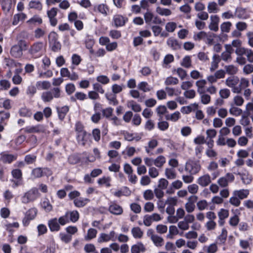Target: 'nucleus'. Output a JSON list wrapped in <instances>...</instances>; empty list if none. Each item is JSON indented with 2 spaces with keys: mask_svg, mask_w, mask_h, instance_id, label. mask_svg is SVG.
<instances>
[{
  "mask_svg": "<svg viewBox=\"0 0 253 253\" xmlns=\"http://www.w3.org/2000/svg\"><path fill=\"white\" fill-rule=\"evenodd\" d=\"M226 85L231 89L233 93L239 94L241 88L239 86V78L237 76H230L227 78L225 83Z\"/></svg>",
  "mask_w": 253,
  "mask_h": 253,
  "instance_id": "1",
  "label": "nucleus"
},
{
  "mask_svg": "<svg viewBox=\"0 0 253 253\" xmlns=\"http://www.w3.org/2000/svg\"><path fill=\"white\" fill-rule=\"evenodd\" d=\"M40 196L39 190L36 188H33L26 192L22 198V202L27 204L30 202L34 201Z\"/></svg>",
  "mask_w": 253,
  "mask_h": 253,
  "instance_id": "2",
  "label": "nucleus"
},
{
  "mask_svg": "<svg viewBox=\"0 0 253 253\" xmlns=\"http://www.w3.org/2000/svg\"><path fill=\"white\" fill-rule=\"evenodd\" d=\"M185 169L192 174L198 173L201 169V165L199 161L188 160L186 163Z\"/></svg>",
  "mask_w": 253,
  "mask_h": 253,
  "instance_id": "3",
  "label": "nucleus"
},
{
  "mask_svg": "<svg viewBox=\"0 0 253 253\" xmlns=\"http://www.w3.org/2000/svg\"><path fill=\"white\" fill-rule=\"evenodd\" d=\"M235 179L234 175L231 173H227L224 176L220 177L217 183L221 188H226L229 183L233 182Z\"/></svg>",
  "mask_w": 253,
  "mask_h": 253,
  "instance_id": "4",
  "label": "nucleus"
},
{
  "mask_svg": "<svg viewBox=\"0 0 253 253\" xmlns=\"http://www.w3.org/2000/svg\"><path fill=\"white\" fill-rule=\"evenodd\" d=\"M38 211L35 208H33L29 209L26 213L25 217L23 219L22 223L24 226H27L29 225L30 220H33L35 218L37 214Z\"/></svg>",
  "mask_w": 253,
  "mask_h": 253,
  "instance_id": "5",
  "label": "nucleus"
},
{
  "mask_svg": "<svg viewBox=\"0 0 253 253\" xmlns=\"http://www.w3.org/2000/svg\"><path fill=\"white\" fill-rule=\"evenodd\" d=\"M198 197L196 196L193 195L189 197L188 201L185 204V209L188 213H191L195 210V202L197 201Z\"/></svg>",
  "mask_w": 253,
  "mask_h": 253,
  "instance_id": "6",
  "label": "nucleus"
},
{
  "mask_svg": "<svg viewBox=\"0 0 253 253\" xmlns=\"http://www.w3.org/2000/svg\"><path fill=\"white\" fill-rule=\"evenodd\" d=\"M225 76V71L223 70H219L216 71L213 75L208 76L207 79L209 83L212 84L216 83L217 80L224 78Z\"/></svg>",
  "mask_w": 253,
  "mask_h": 253,
  "instance_id": "7",
  "label": "nucleus"
},
{
  "mask_svg": "<svg viewBox=\"0 0 253 253\" xmlns=\"http://www.w3.org/2000/svg\"><path fill=\"white\" fill-rule=\"evenodd\" d=\"M162 219L160 215L157 213H154L151 215H146L144 216L143 223L146 226H150L152 222L159 221Z\"/></svg>",
  "mask_w": 253,
  "mask_h": 253,
  "instance_id": "8",
  "label": "nucleus"
},
{
  "mask_svg": "<svg viewBox=\"0 0 253 253\" xmlns=\"http://www.w3.org/2000/svg\"><path fill=\"white\" fill-rule=\"evenodd\" d=\"M148 234L156 247H161L163 245L164 240L162 237L154 234L152 231H149Z\"/></svg>",
  "mask_w": 253,
  "mask_h": 253,
  "instance_id": "9",
  "label": "nucleus"
},
{
  "mask_svg": "<svg viewBox=\"0 0 253 253\" xmlns=\"http://www.w3.org/2000/svg\"><path fill=\"white\" fill-rule=\"evenodd\" d=\"M211 22L209 25V28L214 32L218 30V23L219 22V18L216 15H212L210 16Z\"/></svg>",
  "mask_w": 253,
  "mask_h": 253,
  "instance_id": "10",
  "label": "nucleus"
},
{
  "mask_svg": "<svg viewBox=\"0 0 253 253\" xmlns=\"http://www.w3.org/2000/svg\"><path fill=\"white\" fill-rule=\"evenodd\" d=\"M115 232L112 231L109 234L101 233L98 238V242L102 243L108 242L110 240L115 241Z\"/></svg>",
  "mask_w": 253,
  "mask_h": 253,
  "instance_id": "11",
  "label": "nucleus"
},
{
  "mask_svg": "<svg viewBox=\"0 0 253 253\" xmlns=\"http://www.w3.org/2000/svg\"><path fill=\"white\" fill-rule=\"evenodd\" d=\"M211 182V177L208 174L200 176L197 180V183L202 187L207 186Z\"/></svg>",
  "mask_w": 253,
  "mask_h": 253,
  "instance_id": "12",
  "label": "nucleus"
},
{
  "mask_svg": "<svg viewBox=\"0 0 253 253\" xmlns=\"http://www.w3.org/2000/svg\"><path fill=\"white\" fill-rule=\"evenodd\" d=\"M108 210L112 214L115 215H121L123 212L122 207L114 203L110 205Z\"/></svg>",
  "mask_w": 253,
  "mask_h": 253,
  "instance_id": "13",
  "label": "nucleus"
},
{
  "mask_svg": "<svg viewBox=\"0 0 253 253\" xmlns=\"http://www.w3.org/2000/svg\"><path fill=\"white\" fill-rule=\"evenodd\" d=\"M26 17V14L23 12L15 14L13 18L12 25L14 26L18 25L21 21H24Z\"/></svg>",
  "mask_w": 253,
  "mask_h": 253,
  "instance_id": "14",
  "label": "nucleus"
},
{
  "mask_svg": "<svg viewBox=\"0 0 253 253\" xmlns=\"http://www.w3.org/2000/svg\"><path fill=\"white\" fill-rule=\"evenodd\" d=\"M233 195L236 196L240 200L246 198L249 195V190L248 189H240L235 190Z\"/></svg>",
  "mask_w": 253,
  "mask_h": 253,
  "instance_id": "15",
  "label": "nucleus"
},
{
  "mask_svg": "<svg viewBox=\"0 0 253 253\" xmlns=\"http://www.w3.org/2000/svg\"><path fill=\"white\" fill-rule=\"evenodd\" d=\"M115 25L116 27L124 26L127 20L126 18H124L120 15H116L113 18Z\"/></svg>",
  "mask_w": 253,
  "mask_h": 253,
  "instance_id": "16",
  "label": "nucleus"
},
{
  "mask_svg": "<svg viewBox=\"0 0 253 253\" xmlns=\"http://www.w3.org/2000/svg\"><path fill=\"white\" fill-rule=\"evenodd\" d=\"M22 51L19 46L14 45L11 48L10 54L12 56L18 58L22 55Z\"/></svg>",
  "mask_w": 253,
  "mask_h": 253,
  "instance_id": "17",
  "label": "nucleus"
},
{
  "mask_svg": "<svg viewBox=\"0 0 253 253\" xmlns=\"http://www.w3.org/2000/svg\"><path fill=\"white\" fill-rule=\"evenodd\" d=\"M220 61V58L218 55L214 54L212 56V61L211 63L210 70L215 71L218 67V64Z\"/></svg>",
  "mask_w": 253,
  "mask_h": 253,
  "instance_id": "18",
  "label": "nucleus"
},
{
  "mask_svg": "<svg viewBox=\"0 0 253 253\" xmlns=\"http://www.w3.org/2000/svg\"><path fill=\"white\" fill-rule=\"evenodd\" d=\"M207 84V81L204 80H200L196 82V85L197 87V91L200 94L205 92L204 87Z\"/></svg>",
  "mask_w": 253,
  "mask_h": 253,
  "instance_id": "19",
  "label": "nucleus"
},
{
  "mask_svg": "<svg viewBox=\"0 0 253 253\" xmlns=\"http://www.w3.org/2000/svg\"><path fill=\"white\" fill-rule=\"evenodd\" d=\"M16 159V156L12 154H1L0 160L4 163H10Z\"/></svg>",
  "mask_w": 253,
  "mask_h": 253,
  "instance_id": "20",
  "label": "nucleus"
},
{
  "mask_svg": "<svg viewBox=\"0 0 253 253\" xmlns=\"http://www.w3.org/2000/svg\"><path fill=\"white\" fill-rule=\"evenodd\" d=\"M207 9L208 12L211 13H217L219 9L218 7V4L215 1L209 2L208 4Z\"/></svg>",
  "mask_w": 253,
  "mask_h": 253,
  "instance_id": "21",
  "label": "nucleus"
},
{
  "mask_svg": "<svg viewBox=\"0 0 253 253\" xmlns=\"http://www.w3.org/2000/svg\"><path fill=\"white\" fill-rule=\"evenodd\" d=\"M203 250L207 253H215L218 250L216 244L213 243L209 246H205Z\"/></svg>",
  "mask_w": 253,
  "mask_h": 253,
  "instance_id": "22",
  "label": "nucleus"
},
{
  "mask_svg": "<svg viewBox=\"0 0 253 253\" xmlns=\"http://www.w3.org/2000/svg\"><path fill=\"white\" fill-rule=\"evenodd\" d=\"M180 65L186 68H190L192 67V60L190 56H185L181 60Z\"/></svg>",
  "mask_w": 253,
  "mask_h": 253,
  "instance_id": "23",
  "label": "nucleus"
},
{
  "mask_svg": "<svg viewBox=\"0 0 253 253\" xmlns=\"http://www.w3.org/2000/svg\"><path fill=\"white\" fill-rule=\"evenodd\" d=\"M43 48V44L42 42H38L34 43L31 48L30 52L32 54H34L38 53Z\"/></svg>",
  "mask_w": 253,
  "mask_h": 253,
  "instance_id": "24",
  "label": "nucleus"
},
{
  "mask_svg": "<svg viewBox=\"0 0 253 253\" xmlns=\"http://www.w3.org/2000/svg\"><path fill=\"white\" fill-rule=\"evenodd\" d=\"M145 250L144 245L141 243L133 245L131 248V253H140V252H144Z\"/></svg>",
  "mask_w": 253,
  "mask_h": 253,
  "instance_id": "25",
  "label": "nucleus"
},
{
  "mask_svg": "<svg viewBox=\"0 0 253 253\" xmlns=\"http://www.w3.org/2000/svg\"><path fill=\"white\" fill-rule=\"evenodd\" d=\"M229 111L231 115L235 116H239L241 115L243 112V111L241 109L233 104L231 105Z\"/></svg>",
  "mask_w": 253,
  "mask_h": 253,
  "instance_id": "26",
  "label": "nucleus"
},
{
  "mask_svg": "<svg viewBox=\"0 0 253 253\" xmlns=\"http://www.w3.org/2000/svg\"><path fill=\"white\" fill-rule=\"evenodd\" d=\"M48 225L51 231H58L60 229V226L56 218L52 219L49 221Z\"/></svg>",
  "mask_w": 253,
  "mask_h": 253,
  "instance_id": "27",
  "label": "nucleus"
},
{
  "mask_svg": "<svg viewBox=\"0 0 253 253\" xmlns=\"http://www.w3.org/2000/svg\"><path fill=\"white\" fill-rule=\"evenodd\" d=\"M244 99L240 95H236L233 98V105L236 106H241L244 103Z\"/></svg>",
  "mask_w": 253,
  "mask_h": 253,
  "instance_id": "28",
  "label": "nucleus"
},
{
  "mask_svg": "<svg viewBox=\"0 0 253 253\" xmlns=\"http://www.w3.org/2000/svg\"><path fill=\"white\" fill-rule=\"evenodd\" d=\"M93 155H90L87 157V160L90 162H94L96 159L100 158V152L97 148H94Z\"/></svg>",
  "mask_w": 253,
  "mask_h": 253,
  "instance_id": "29",
  "label": "nucleus"
},
{
  "mask_svg": "<svg viewBox=\"0 0 253 253\" xmlns=\"http://www.w3.org/2000/svg\"><path fill=\"white\" fill-rule=\"evenodd\" d=\"M156 12L160 15L168 16L171 14V11L168 8H162L158 6L156 9Z\"/></svg>",
  "mask_w": 253,
  "mask_h": 253,
  "instance_id": "30",
  "label": "nucleus"
},
{
  "mask_svg": "<svg viewBox=\"0 0 253 253\" xmlns=\"http://www.w3.org/2000/svg\"><path fill=\"white\" fill-rule=\"evenodd\" d=\"M94 10L97 11L101 14L106 15L108 11V8L106 5L100 4L94 7Z\"/></svg>",
  "mask_w": 253,
  "mask_h": 253,
  "instance_id": "31",
  "label": "nucleus"
},
{
  "mask_svg": "<svg viewBox=\"0 0 253 253\" xmlns=\"http://www.w3.org/2000/svg\"><path fill=\"white\" fill-rule=\"evenodd\" d=\"M165 175L168 179H173L176 177L175 170L171 168H167L165 169Z\"/></svg>",
  "mask_w": 253,
  "mask_h": 253,
  "instance_id": "32",
  "label": "nucleus"
},
{
  "mask_svg": "<svg viewBox=\"0 0 253 253\" xmlns=\"http://www.w3.org/2000/svg\"><path fill=\"white\" fill-rule=\"evenodd\" d=\"M29 6L30 8L36 9L41 10L42 9V4L39 0H31L29 3Z\"/></svg>",
  "mask_w": 253,
  "mask_h": 253,
  "instance_id": "33",
  "label": "nucleus"
},
{
  "mask_svg": "<svg viewBox=\"0 0 253 253\" xmlns=\"http://www.w3.org/2000/svg\"><path fill=\"white\" fill-rule=\"evenodd\" d=\"M167 44L173 49H177L180 48V45L177 41L171 38L168 40Z\"/></svg>",
  "mask_w": 253,
  "mask_h": 253,
  "instance_id": "34",
  "label": "nucleus"
},
{
  "mask_svg": "<svg viewBox=\"0 0 253 253\" xmlns=\"http://www.w3.org/2000/svg\"><path fill=\"white\" fill-rule=\"evenodd\" d=\"M127 106L131 108V109L135 112H139L141 110L140 105L134 101H130L127 103Z\"/></svg>",
  "mask_w": 253,
  "mask_h": 253,
  "instance_id": "35",
  "label": "nucleus"
},
{
  "mask_svg": "<svg viewBox=\"0 0 253 253\" xmlns=\"http://www.w3.org/2000/svg\"><path fill=\"white\" fill-rule=\"evenodd\" d=\"M219 94L221 98L226 99L229 97L231 92L229 89L224 88L219 90Z\"/></svg>",
  "mask_w": 253,
  "mask_h": 253,
  "instance_id": "36",
  "label": "nucleus"
},
{
  "mask_svg": "<svg viewBox=\"0 0 253 253\" xmlns=\"http://www.w3.org/2000/svg\"><path fill=\"white\" fill-rule=\"evenodd\" d=\"M50 42L51 45V48L52 50L54 51H57L59 50L61 48V44L59 42L57 41L56 39H55L54 38V39L49 40Z\"/></svg>",
  "mask_w": 253,
  "mask_h": 253,
  "instance_id": "37",
  "label": "nucleus"
},
{
  "mask_svg": "<svg viewBox=\"0 0 253 253\" xmlns=\"http://www.w3.org/2000/svg\"><path fill=\"white\" fill-rule=\"evenodd\" d=\"M42 99L45 102H50L53 98L52 93L51 91L43 92L41 96Z\"/></svg>",
  "mask_w": 253,
  "mask_h": 253,
  "instance_id": "38",
  "label": "nucleus"
},
{
  "mask_svg": "<svg viewBox=\"0 0 253 253\" xmlns=\"http://www.w3.org/2000/svg\"><path fill=\"white\" fill-rule=\"evenodd\" d=\"M224 69L225 70V73H226L231 75L236 74L238 71L237 68L232 65L225 66Z\"/></svg>",
  "mask_w": 253,
  "mask_h": 253,
  "instance_id": "39",
  "label": "nucleus"
},
{
  "mask_svg": "<svg viewBox=\"0 0 253 253\" xmlns=\"http://www.w3.org/2000/svg\"><path fill=\"white\" fill-rule=\"evenodd\" d=\"M12 3V0H3L1 4L3 10L6 12H9L11 8Z\"/></svg>",
  "mask_w": 253,
  "mask_h": 253,
  "instance_id": "40",
  "label": "nucleus"
},
{
  "mask_svg": "<svg viewBox=\"0 0 253 253\" xmlns=\"http://www.w3.org/2000/svg\"><path fill=\"white\" fill-rule=\"evenodd\" d=\"M178 199L176 197H169L165 201V204L169 206L174 207L177 205Z\"/></svg>",
  "mask_w": 253,
  "mask_h": 253,
  "instance_id": "41",
  "label": "nucleus"
},
{
  "mask_svg": "<svg viewBox=\"0 0 253 253\" xmlns=\"http://www.w3.org/2000/svg\"><path fill=\"white\" fill-rule=\"evenodd\" d=\"M36 85L37 87L44 90L49 89L51 86L50 82L45 81L38 82Z\"/></svg>",
  "mask_w": 253,
  "mask_h": 253,
  "instance_id": "42",
  "label": "nucleus"
},
{
  "mask_svg": "<svg viewBox=\"0 0 253 253\" xmlns=\"http://www.w3.org/2000/svg\"><path fill=\"white\" fill-rule=\"evenodd\" d=\"M86 133L85 132H81L77 134V139L79 143L82 145H84L86 141Z\"/></svg>",
  "mask_w": 253,
  "mask_h": 253,
  "instance_id": "43",
  "label": "nucleus"
},
{
  "mask_svg": "<svg viewBox=\"0 0 253 253\" xmlns=\"http://www.w3.org/2000/svg\"><path fill=\"white\" fill-rule=\"evenodd\" d=\"M143 196L145 200L147 201L152 200L154 197V192L150 189L146 190L144 191Z\"/></svg>",
  "mask_w": 253,
  "mask_h": 253,
  "instance_id": "44",
  "label": "nucleus"
},
{
  "mask_svg": "<svg viewBox=\"0 0 253 253\" xmlns=\"http://www.w3.org/2000/svg\"><path fill=\"white\" fill-rule=\"evenodd\" d=\"M180 116V113L178 111H176L171 115H166V119L167 120H170L173 122H176L179 119Z\"/></svg>",
  "mask_w": 253,
  "mask_h": 253,
  "instance_id": "45",
  "label": "nucleus"
},
{
  "mask_svg": "<svg viewBox=\"0 0 253 253\" xmlns=\"http://www.w3.org/2000/svg\"><path fill=\"white\" fill-rule=\"evenodd\" d=\"M81 159L77 154H73L68 158V162L70 164L75 165L80 162Z\"/></svg>",
  "mask_w": 253,
  "mask_h": 253,
  "instance_id": "46",
  "label": "nucleus"
},
{
  "mask_svg": "<svg viewBox=\"0 0 253 253\" xmlns=\"http://www.w3.org/2000/svg\"><path fill=\"white\" fill-rule=\"evenodd\" d=\"M88 201V199H76L74 201V203L76 207L80 208L84 206Z\"/></svg>",
  "mask_w": 253,
  "mask_h": 253,
  "instance_id": "47",
  "label": "nucleus"
},
{
  "mask_svg": "<svg viewBox=\"0 0 253 253\" xmlns=\"http://www.w3.org/2000/svg\"><path fill=\"white\" fill-rule=\"evenodd\" d=\"M97 231L96 229L93 228L89 229L88 231L87 235L85 236V239L86 240H91L96 237Z\"/></svg>",
  "mask_w": 253,
  "mask_h": 253,
  "instance_id": "48",
  "label": "nucleus"
},
{
  "mask_svg": "<svg viewBox=\"0 0 253 253\" xmlns=\"http://www.w3.org/2000/svg\"><path fill=\"white\" fill-rule=\"evenodd\" d=\"M131 233L135 238H141L143 235V232L138 227H133L131 230Z\"/></svg>",
  "mask_w": 253,
  "mask_h": 253,
  "instance_id": "49",
  "label": "nucleus"
},
{
  "mask_svg": "<svg viewBox=\"0 0 253 253\" xmlns=\"http://www.w3.org/2000/svg\"><path fill=\"white\" fill-rule=\"evenodd\" d=\"M229 203L234 206V207H238L241 204V201L239 198H238L236 196L233 195V196L231 197L229 200Z\"/></svg>",
  "mask_w": 253,
  "mask_h": 253,
  "instance_id": "50",
  "label": "nucleus"
},
{
  "mask_svg": "<svg viewBox=\"0 0 253 253\" xmlns=\"http://www.w3.org/2000/svg\"><path fill=\"white\" fill-rule=\"evenodd\" d=\"M249 81L245 78H242L241 80L239 79V86L241 88V92L244 88H246L249 86Z\"/></svg>",
  "mask_w": 253,
  "mask_h": 253,
  "instance_id": "51",
  "label": "nucleus"
},
{
  "mask_svg": "<svg viewBox=\"0 0 253 253\" xmlns=\"http://www.w3.org/2000/svg\"><path fill=\"white\" fill-rule=\"evenodd\" d=\"M27 23L29 25H35L36 23L41 24L42 23V19L39 16L35 15L28 20Z\"/></svg>",
  "mask_w": 253,
  "mask_h": 253,
  "instance_id": "52",
  "label": "nucleus"
},
{
  "mask_svg": "<svg viewBox=\"0 0 253 253\" xmlns=\"http://www.w3.org/2000/svg\"><path fill=\"white\" fill-rule=\"evenodd\" d=\"M166 162V159L163 156H160L154 161V165L157 167H162Z\"/></svg>",
  "mask_w": 253,
  "mask_h": 253,
  "instance_id": "53",
  "label": "nucleus"
},
{
  "mask_svg": "<svg viewBox=\"0 0 253 253\" xmlns=\"http://www.w3.org/2000/svg\"><path fill=\"white\" fill-rule=\"evenodd\" d=\"M66 213H69V217L70 219L72 222L77 221L79 217V214L76 211H74L71 212H67Z\"/></svg>",
  "mask_w": 253,
  "mask_h": 253,
  "instance_id": "54",
  "label": "nucleus"
},
{
  "mask_svg": "<svg viewBox=\"0 0 253 253\" xmlns=\"http://www.w3.org/2000/svg\"><path fill=\"white\" fill-rule=\"evenodd\" d=\"M197 206L200 211H204L208 208V204L205 200H200L197 202Z\"/></svg>",
  "mask_w": 253,
  "mask_h": 253,
  "instance_id": "55",
  "label": "nucleus"
},
{
  "mask_svg": "<svg viewBox=\"0 0 253 253\" xmlns=\"http://www.w3.org/2000/svg\"><path fill=\"white\" fill-rule=\"evenodd\" d=\"M177 226L180 229L183 231L187 230L189 228V224L184 219L178 222Z\"/></svg>",
  "mask_w": 253,
  "mask_h": 253,
  "instance_id": "56",
  "label": "nucleus"
},
{
  "mask_svg": "<svg viewBox=\"0 0 253 253\" xmlns=\"http://www.w3.org/2000/svg\"><path fill=\"white\" fill-rule=\"evenodd\" d=\"M224 123L226 126L228 127H233L235 126L236 120L232 117H228L225 120Z\"/></svg>",
  "mask_w": 253,
  "mask_h": 253,
  "instance_id": "57",
  "label": "nucleus"
},
{
  "mask_svg": "<svg viewBox=\"0 0 253 253\" xmlns=\"http://www.w3.org/2000/svg\"><path fill=\"white\" fill-rule=\"evenodd\" d=\"M249 142L248 138L245 136L239 137L237 139L238 144L242 147L246 146Z\"/></svg>",
  "mask_w": 253,
  "mask_h": 253,
  "instance_id": "58",
  "label": "nucleus"
},
{
  "mask_svg": "<svg viewBox=\"0 0 253 253\" xmlns=\"http://www.w3.org/2000/svg\"><path fill=\"white\" fill-rule=\"evenodd\" d=\"M232 132L234 136H240L242 132V127L239 125H236L233 127Z\"/></svg>",
  "mask_w": 253,
  "mask_h": 253,
  "instance_id": "59",
  "label": "nucleus"
},
{
  "mask_svg": "<svg viewBox=\"0 0 253 253\" xmlns=\"http://www.w3.org/2000/svg\"><path fill=\"white\" fill-rule=\"evenodd\" d=\"M229 216V211L227 210L221 209L218 212L219 219H226Z\"/></svg>",
  "mask_w": 253,
  "mask_h": 253,
  "instance_id": "60",
  "label": "nucleus"
},
{
  "mask_svg": "<svg viewBox=\"0 0 253 253\" xmlns=\"http://www.w3.org/2000/svg\"><path fill=\"white\" fill-rule=\"evenodd\" d=\"M232 24L230 22H224L220 25V29L222 32L228 33L230 30Z\"/></svg>",
  "mask_w": 253,
  "mask_h": 253,
  "instance_id": "61",
  "label": "nucleus"
},
{
  "mask_svg": "<svg viewBox=\"0 0 253 253\" xmlns=\"http://www.w3.org/2000/svg\"><path fill=\"white\" fill-rule=\"evenodd\" d=\"M0 104L2 105V107L5 109H10L11 107V101L9 99H0Z\"/></svg>",
  "mask_w": 253,
  "mask_h": 253,
  "instance_id": "62",
  "label": "nucleus"
},
{
  "mask_svg": "<svg viewBox=\"0 0 253 253\" xmlns=\"http://www.w3.org/2000/svg\"><path fill=\"white\" fill-rule=\"evenodd\" d=\"M175 71L182 80H183L187 75L186 71L182 68H178L175 70Z\"/></svg>",
  "mask_w": 253,
  "mask_h": 253,
  "instance_id": "63",
  "label": "nucleus"
},
{
  "mask_svg": "<svg viewBox=\"0 0 253 253\" xmlns=\"http://www.w3.org/2000/svg\"><path fill=\"white\" fill-rule=\"evenodd\" d=\"M168 185L169 181L167 179L165 178H161L159 181L158 188L162 189H166L167 188Z\"/></svg>",
  "mask_w": 253,
  "mask_h": 253,
  "instance_id": "64",
  "label": "nucleus"
}]
</instances>
